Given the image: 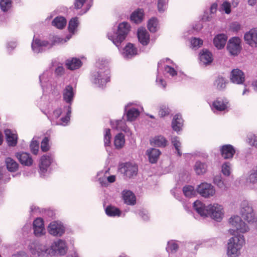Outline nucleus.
<instances>
[{
    "label": "nucleus",
    "mask_w": 257,
    "mask_h": 257,
    "mask_svg": "<svg viewBox=\"0 0 257 257\" xmlns=\"http://www.w3.org/2000/svg\"><path fill=\"white\" fill-rule=\"evenodd\" d=\"M99 64V63H97V65ZM97 67H99V70L93 73V81L95 84H98L99 87H102L110 81V71L107 66H104L101 67L100 66L97 65Z\"/></svg>",
    "instance_id": "5"
},
{
    "label": "nucleus",
    "mask_w": 257,
    "mask_h": 257,
    "mask_svg": "<svg viewBox=\"0 0 257 257\" xmlns=\"http://www.w3.org/2000/svg\"><path fill=\"white\" fill-rule=\"evenodd\" d=\"M66 19L63 17H57L52 22V25L59 29H63L66 26Z\"/></svg>",
    "instance_id": "37"
},
{
    "label": "nucleus",
    "mask_w": 257,
    "mask_h": 257,
    "mask_svg": "<svg viewBox=\"0 0 257 257\" xmlns=\"http://www.w3.org/2000/svg\"><path fill=\"white\" fill-rule=\"evenodd\" d=\"M49 139L48 137H45L41 142V149L43 152H47L50 149L49 145Z\"/></svg>",
    "instance_id": "48"
},
{
    "label": "nucleus",
    "mask_w": 257,
    "mask_h": 257,
    "mask_svg": "<svg viewBox=\"0 0 257 257\" xmlns=\"http://www.w3.org/2000/svg\"><path fill=\"white\" fill-rule=\"evenodd\" d=\"M15 157L23 166L30 167L33 165V160L30 154L24 152H19L15 154Z\"/></svg>",
    "instance_id": "15"
},
{
    "label": "nucleus",
    "mask_w": 257,
    "mask_h": 257,
    "mask_svg": "<svg viewBox=\"0 0 257 257\" xmlns=\"http://www.w3.org/2000/svg\"><path fill=\"white\" fill-rule=\"evenodd\" d=\"M229 223L234 228L230 229L231 234L234 235L231 237L227 243V254L229 257H236L240 253V249L245 243L244 236L238 232L244 233L249 230L248 226L239 216L231 217Z\"/></svg>",
    "instance_id": "1"
},
{
    "label": "nucleus",
    "mask_w": 257,
    "mask_h": 257,
    "mask_svg": "<svg viewBox=\"0 0 257 257\" xmlns=\"http://www.w3.org/2000/svg\"><path fill=\"white\" fill-rule=\"evenodd\" d=\"M191 44L193 48L200 47L203 45V41L200 38L194 37L191 40Z\"/></svg>",
    "instance_id": "50"
},
{
    "label": "nucleus",
    "mask_w": 257,
    "mask_h": 257,
    "mask_svg": "<svg viewBox=\"0 0 257 257\" xmlns=\"http://www.w3.org/2000/svg\"><path fill=\"white\" fill-rule=\"evenodd\" d=\"M123 55L125 58H132L138 54V49L134 44L128 43L123 49Z\"/></svg>",
    "instance_id": "28"
},
{
    "label": "nucleus",
    "mask_w": 257,
    "mask_h": 257,
    "mask_svg": "<svg viewBox=\"0 0 257 257\" xmlns=\"http://www.w3.org/2000/svg\"><path fill=\"white\" fill-rule=\"evenodd\" d=\"M5 163L7 168L9 172H15L19 169V164L11 157L6 158Z\"/></svg>",
    "instance_id": "34"
},
{
    "label": "nucleus",
    "mask_w": 257,
    "mask_h": 257,
    "mask_svg": "<svg viewBox=\"0 0 257 257\" xmlns=\"http://www.w3.org/2000/svg\"><path fill=\"white\" fill-rule=\"evenodd\" d=\"M248 143L252 146L257 147V137L253 135L248 139Z\"/></svg>",
    "instance_id": "60"
},
{
    "label": "nucleus",
    "mask_w": 257,
    "mask_h": 257,
    "mask_svg": "<svg viewBox=\"0 0 257 257\" xmlns=\"http://www.w3.org/2000/svg\"><path fill=\"white\" fill-rule=\"evenodd\" d=\"M140 112L138 108H131L127 110V106L124 108V114L126 115L127 120L133 121L140 115Z\"/></svg>",
    "instance_id": "29"
},
{
    "label": "nucleus",
    "mask_w": 257,
    "mask_h": 257,
    "mask_svg": "<svg viewBox=\"0 0 257 257\" xmlns=\"http://www.w3.org/2000/svg\"><path fill=\"white\" fill-rule=\"evenodd\" d=\"M166 0H158L157 7L159 12L162 13L165 11L166 9Z\"/></svg>",
    "instance_id": "52"
},
{
    "label": "nucleus",
    "mask_w": 257,
    "mask_h": 257,
    "mask_svg": "<svg viewBox=\"0 0 257 257\" xmlns=\"http://www.w3.org/2000/svg\"><path fill=\"white\" fill-rule=\"evenodd\" d=\"M230 163L225 162L222 165L221 172L225 176H229L230 174Z\"/></svg>",
    "instance_id": "49"
},
{
    "label": "nucleus",
    "mask_w": 257,
    "mask_h": 257,
    "mask_svg": "<svg viewBox=\"0 0 257 257\" xmlns=\"http://www.w3.org/2000/svg\"><path fill=\"white\" fill-rule=\"evenodd\" d=\"M125 143L124 135L121 133L117 134L114 140V145L117 149H121Z\"/></svg>",
    "instance_id": "38"
},
{
    "label": "nucleus",
    "mask_w": 257,
    "mask_h": 257,
    "mask_svg": "<svg viewBox=\"0 0 257 257\" xmlns=\"http://www.w3.org/2000/svg\"><path fill=\"white\" fill-rule=\"evenodd\" d=\"M124 203L128 205H134L136 203V197L131 190H123L122 192Z\"/></svg>",
    "instance_id": "24"
},
{
    "label": "nucleus",
    "mask_w": 257,
    "mask_h": 257,
    "mask_svg": "<svg viewBox=\"0 0 257 257\" xmlns=\"http://www.w3.org/2000/svg\"><path fill=\"white\" fill-rule=\"evenodd\" d=\"M111 135L110 134V130L109 128L105 129L104 135V143L105 147H109L111 144Z\"/></svg>",
    "instance_id": "44"
},
{
    "label": "nucleus",
    "mask_w": 257,
    "mask_h": 257,
    "mask_svg": "<svg viewBox=\"0 0 257 257\" xmlns=\"http://www.w3.org/2000/svg\"><path fill=\"white\" fill-rule=\"evenodd\" d=\"M53 160V157L51 154L43 155L40 159L39 163V169L41 173H45L48 168L51 164Z\"/></svg>",
    "instance_id": "18"
},
{
    "label": "nucleus",
    "mask_w": 257,
    "mask_h": 257,
    "mask_svg": "<svg viewBox=\"0 0 257 257\" xmlns=\"http://www.w3.org/2000/svg\"><path fill=\"white\" fill-rule=\"evenodd\" d=\"M30 148L31 149V152L34 155H37L38 151H39V143L38 141L35 140L33 139L30 143Z\"/></svg>",
    "instance_id": "43"
},
{
    "label": "nucleus",
    "mask_w": 257,
    "mask_h": 257,
    "mask_svg": "<svg viewBox=\"0 0 257 257\" xmlns=\"http://www.w3.org/2000/svg\"><path fill=\"white\" fill-rule=\"evenodd\" d=\"M167 245L166 250L168 252L175 253L179 248L178 244L173 241H168Z\"/></svg>",
    "instance_id": "42"
},
{
    "label": "nucleus",
    "mask_w": 257,
    "mask_h": 257,
    "mask_svg": "<svg viewBox=\"0 0 257 257\" xmlns=\"http://www.w3.org/2000/svg\"><path fill=\"white\" fill-rule=\"evenodd\" d=\"M244 41L251 47H257V31L251 30L246 33L244 36Z\"/></svg>",
    "instance_id": "22"
},
{
    "label": "nucleus",
    "mask_w": 257,
    "mask_h": 257,
    "mask_svg": "<svg viewBox=\"0 0 257 257\" xmlns=\"http://www.w3.org/2000/svg\"><path fill=\"white\" fill-rule=\"evenodd\" d=\"M12 257H27V255L24 252H19L13 254Z\"/></svg>",
    "instance_id": "64"
},
{
    "label": "nucleus",
    "mask_w": 257,
    "mask_h": 257,
    "mask_svg": "<svg viewBox=\"0 0 257 257\" xmlns=\"http://www.w3.org/2000/svg\"><path fill=\"white\" fill-rule=\"evenodd\" d=\"M86 0H75L74 7L76 9H81L85 3Z\"/></svg>",
    "instance_id": "58"
},
{
    "label": "nucleus",
    "mask_w": 257,
    "mask_h": 257,
    "mask_svg": "<svg viewBox=\"0 0 257 257\" xmlns=\"http://www.w3.org/2000/svg\"><path fill=\"white\" fill-rule=\"evenodd\" d=\"M65 65L68 69L74 70L80 68L82 62L79 58H72L71 59H67L66 61Z\"/></svg>",
    "instance_id": "30"
},
{
    "label": "nucleus",
    "mask_w": 257,
    "mask_h": 257,
    "mask_svg": "<svg viewBox=\"0 0 257 257\" xmlns=\"http://www.w3.org/2000/svg\"><path fill=\"white\" fill-rule=\"evenodd\" d=\"M12 6L11 0H1L0 7L4 12H7Z\"/></svg>",
    "instance_id": "45"
},
{
    "label": "nucleus",
    "mask_w": 257,
    "mask_h": 257,
    "mask_svg": "<svg viewBox=\"0 0 257 257\" xmlns=\"http://www.w3.org/2000/svg\"><path fill=\"white\" fill-rule=\"evenodd\" d=\"M33 228L34 233L36 236H41L43 235L45 228L43 219L40 217L35 219L33 221Z\"/></svg>",
    "instance_id": "20"
},
{
    "label": "nucleus",
    "mask_w": 257,
    "mask_h": 257,
    "mask_svg": "<svg viewBox=\"0 0 257 257\" xmlns=\"http://www.w3.org/2000/svg\"><path fill=\"white\" fill-rule=\"evenodd\" d=\"M230 80L234 84H243L245 80L244 72L238 68L232 69L230 74Z\"/></svg>",
    "instance_id": "13"
},
{
    "label": "nucleus",
    "mask_w": 257,
    "mask_h": 257,
    "mask_svg": "<svg viewBox=\"0 0 257 257\" xmlns=\"http://www.w3.org/2000/svg\"><path fill=\"white\" fill-rule=\"evenodd\" d=\"M199 55L200 61L206 66L210 65L213 60V54L208 49H202Z\"/></svg>",
    "instance_id": "21"
},
{
    "label": "nucleus",
    "mask_w": 257,
    "mask_h": 257,
    "mask_svg": "<svg viewBox=\"0 0 257 257\" xmlns=\"http://www.w3.org/2000/svg\"><path fill=\"white\" fill-rule=\"evenodd\" d=\"M228 83V80L225 77L221 75H218L215 77L213 83V86L218 91H223L226 89Z\"/></svg>",
    "instance_id": "19"
},
{
    "label": "nucleus",
    "mask_w": 257,
    "mask_h": 257,
    "mask_svg": "<svg viewBox=\"0 0 257 257\" xmlns=\"http://www.w3.org/2000/svg\"><path fill=\"white\" fill-rule=\"evenodd\" d=\"M105 212L109 217H119L122 213L119 208L112 205H109L105 208Z\"/></svg>",
    "instance_id": "33"
},
{
    "label": "nucleus",
    "mask_w": 257,
    "mask_h": 257,
    "mask_svg": "<svg viewBox=\"0 0 257 257\" xmlns=\"http://www.w3.org/2000/svg\"><path fill=\"white\" fill-rule=\"evenodd\" d=\"M5 134L8 146L10 147L16 146L18 143L17 135L13 134L10 129H6L5 131Z\"/></svg>",
    "instance_id": "27"
},
{
    "label": "nucleus",
    "mask_w": 257,
    "mask_h": 257,
    "mask_svg": "<svg viewBox=\"0 0 257 257\" xmlns=\"http://www.w3.org/2000/svg\"><path fill=\"white\" fill-rule=\"evenodd\" d=\"M48 231L53 236L60 237L64 234L65 227L61 222L53 221L48 225Z\"/></svg>",
    "instance_id": "10"
},
{
    "label": "nucleus",
    "mask_w": 257,
    "mask_h": 257,
    "mask_svg": "<svg viewBox=\"0 0 257 257\" xmlns=\"http://www.w3.org/2000/svg\"><path fill=\"white\" fill-rule=\"evenodd\" d=\"M139 42L143 46H147L150 42V35L145 29H139L137 32Z\"/></svg>",
    "instance_id": "25"
},
{
    "label": "nucleus",
    "mask_w": 257,
    "mask_h": 257,
    "mask_svg": "<svg viewBox=\"0 0 257 257\" xmlns=\"http://www.w3.org/2000/svg\"><path fill=\"white\" fill-rule=\"evenodd\" d=\"M221 156L225 160L231 159L235 153L234 147L230 144L223 145L219 147Z\"/></svg>",
    "instance_id": "14"
},
{
    "label": "nucleus",
    "mask_w": 257,
    "mask_h": 257,
    "mask_svg": "<svg viewBox=\"0 0 257 257\" xmlns=\"http://www.w3.org/2000/svg\"><path fill=\"white\" fill-rule=\"evenodd\" d=\"M158 24L159 21L158 19L156 17H152L148 22V29L151 33H156L158 31L157 26Z\"/></svg>",
    "instance_id": "39"
},
{
    "label": "nucleus",
    "mask_w": 257,
    "mask_h": 257,
    "mask_svg": "<svg viewBox=\"0 0 257 257\" xmlns=\"http://www.w3.org/2000/svg\"><path fill=\"white\" fill-rule=\"evenodd\" d=\"M144 11L143 9H138L135 11L131 15V20L135 23L141 22L144 18Z\"/></svg>",
    "instance_id": "35"
},
{
    "label": "nucleus",
    "mask_w": 257,
    "mask_h": 257,
    "mask_svg": "<svg viewBox=\"0 0 257 257\" xmlns=\"http://www.w3.org/2000/svg\"><path fill=\"white\" fill-rule=\"evenodd\" d=\"M74 96L73 88L71 85H66L63 93L64 100L69 104L68 105H71Z\"/></svg>",
    "instance_id": "23"
},
{
    "label": "nucleus",
    "mask_w": 257,
    "mask_h": 257,
    "mask_svg": "<svg viewBox=\"0 0 257 257\" xmlns=\"http://www.w3.org/2000/svg\"><path fill=\"white\" fill-rule=\"evenodd\" d=\"M228 37L223 33L218 34L214 36L213 39V44L217 50L223 49L227 41Z\"/></svg>",
    "instance_id": "17"
},
{
    "label": "nucleus",
    "mask_w": 257,
    "mask_h": 257,
    "mask_svg": "<svg viewBox=\"0 0 257 257\" xmlns=\"http://www.w3.org/2000/svg\"><path fill=\"white\" fill-rule=\"evenodd\" d=\"M31 252L34 255L41 257L45 254H49V248L46 246L41 244L38 241H34L29 245Z\"/></svg>",
    "instance_id": "9"
},
{
    "label": "nucleus",
    "mask_w": 257,
    "mask_h": 257,
    "mask_svg": "<svg viewBox=\"0 0 257 257\" xmlns=\"http://www.w3.org/2000/svg\"><path fill=\"white\" fill-rule=\"evenodd\" d=\"M160 151L158 149L151 148L147 151L149 162L152 164L156 163L161 154Z\"/></svg>",
    "instance_id": "32"
},
{
    "label": "nucleus",
    "mask_w": 257,
    "mask_h": 257,
    "mask_svg": "<svg viewBox=\"0 0 257 257\" xmlns=\"http://www.w3.org/2000/svg\"><path fill=\"white\" fill-rule=\"evenodd\" d=\"M118 171L125 179H131L138 175V167L131 162L122 163L118 166Z\"/></svg>",
    "instance_id": "6"
},
{
    "label": "nucleus",
    "mask_w": 257,
    "mask_h": 257,
    "mask_svg": "<svg viewBox=\"0 0 257 257\" xmlns=\"http://www.w3.org/2000/svg\"><path fill=\"white\" fill-rule=\"evenodd\" d=\"M196 191L201 196L205 198H209L214 195L215 189L211 184L204 182L198 185Z\"/></svg>",
    "instance_id": "11"
},
{
    "label": "nucleus",
    "mask_w": 257,
    "mask_h": 257,
    "mask_svg": "<svg viewBox=\"0 0 257 257\" xmlns=\"http://www.w3.org/2000/svg\"><path fill=\"white\" fill-rule=\"evenodd\" d=\"M213 182L219 188H222L224 186V182L222 180V178L220 176H215L213 178Z\"/></svg>",
    "instance_id": "51"
},
{
    "label": "nucleus",
    "mask_w": 257,
    "mask_h": 257,
    "mask_svg": "<svg viewBox=\"0 0 257 257\" xmlns=\"http://www.w3.org/2000/svg\"><path fill=\"white\" fill-rule=\"evenodd\" d=\"M130 31V25L126 22H123L118 25L116 31L114 30L112 33H108L107 36L108 39L118 47L125 40Z\"/></svg>",
    "instance_id": "3"
},
{
    "label": "nucleus",
    "mask_w": 257,
    "mask_h": 257,
    "mask_svg": "<svg viewBox=\"0 0 257 257\" xmlns=\"http://www.w3.org/2000/svg\"><path fill=\"white\" fill-rule=\"evenodd\" d=\"M240 213L242 217L248 222L255 221V213L252 207L246 200H243L241 203Z\"/></svg>",
    "instance_id": "7"
},
{
    "label": "nucleus",
    "mask_w": 257,
    "mask_h": 257,
    "mask_svg": "<svg viewBox=\"0 0 257 257\" xmlns=\"http://www.w3.org/2000/svg\"><path fill=\"white\" fill-rule=\"evenodd\" d=\"M249 179L252 183L257 182V170L250 175Z\"/></svg>",
    "instance_id": "61"
},
{
    "label": "nucleus",
    "mask_w": 257,
    "mask_h": 257,
    "mask_svg": "<svg viewBox=\"0 0 257 257\" xmlns=\"http://www.w3.org/2000/svg\"><path fill=\"white\" fill-rule=\"evenodd\" d=\"M171 110L166 105H163L160 107L159 115L160 117H164L169 115Z\"/></svg>",
    "instance_id": "46"
},
{
    "label": "nucleus",
    "mask_w": 257,
    "mask_h": 257,
    "mask_svg": "<svg viewBox=\"0 0 257 257\" xmlns=\"http://www.w3.org/2000/svg\"><path fill=\"white\" fill-rule=\"evenodd\" d=\"M228 102L225 98L217 97L211 105L212 110L215 112L223 111L225 110L227 108Z\"/></svg>",
    "instance_id": "16"
},
{
    "label": "nucleus",
    "mask_w": 257,
    "mask_h": 257,
    "mask_svg": "<svg viewBox=\"0 0 257 257\" xmlns=\"http://www.w3.org/2000/svg\"><path fill=\"white\" fill-rule=\"evenodd\" d=\"M156 82L158 83V85L162 86L163 88H165L166 86V81L163 79H159L158 77L156 79Z\"/></svg>",
    "instance_id": "63"
},
{
    "label": "nucleus",
    "mask_w": 257,
    "mask_h": 257,
    "mask_svg": "<svg viewBox=\"0 0 257 257\" xmlns=\"http://www.w3.org/2000/svg\"><path fill=\"white\" fill-rule=\"evenodd\" d=\"M165 70L168 73H169L170 75L172 77L176 76L177 75V72L176 70L172 67L170 66L169 65H166L165 67Z\"/></svg>",
    "instance_id": "54"
},
{
    "label": "nucleus",
    "mask_w": 257,
    "mask_h": 257,
    "mask_svg": "<svg viewBox=\"0 0 257 257\" xmlns=\"http://www.w3.org/2000/svg\"><path fill=\"white\" fill-rule=\"evenodd\" d=\"M183 194L186 197L191 198L195 196L196 191L192 185H185L183 187L182 189Z\"/></svg>",
    "instance_id": "40"
},
{
    "label": "nucleus",
    "mask_w": 257,
    "mask_h": 257,
    "mask_svg": "<svg viewBox=\"0 0 257 257\" xmlns=\"http://www.w3.org/2000/svg\"><path fill=\"white\" fill-rule=\"evenodd\" d=\"M151 145L157 147L164 148L168 145V141L162 135L157 136L151 140Z\"/></svg>",
    "instance_id": "31"
},
{
    "label": "nucleus",
    "mask_w": 257,
    "mask_h": 257,
    "mask_svg": "<svg viewBox=\"0 0 257 257\" xmlns=\"http://www.w3.org/2000/svg\"><path fill=\"white\" fill-rule=\"evenodd\" d=\"M49 250L50 254L57 253L60 255L65 254L67 250V247L66 245L65 241L60 239H59L51 246V248H49Z\"/></svg>",
    "instance_id": "12"
},
{
    "label": "nucleus",
    "mask_w": 257,
    "mask_h": 257,
    "mask_svg": "<svg viewBox=\"0 0 257 257\" xmlns=\"http://www.w3.org/2000/svg\"><path fill=\"white\" fill-rule=\"evenodd\" d=\"M63 39L57 36H50L49 41H42L39 38H33L31 47L33 51L37 53H42L44 51L43 47H48V49L52 48L56 44L62 43Z\"/></svg>",
    "instance_id": "4"
},
{
    "label": "nucleus",
    "mask_w": 257,
    "mask_h": 257,
    "mask_svg": "<svg viewBox=\"0 0 257 257\" xmlns=\"http://www.w3.org/2000/svg\"><path fill=\"white\" fill-rule=\"evenodd\" d=\"M65 73V69L62 66H58L55 70V73L58 76H61Z\"/></svg>",
    "instance_id": "57"
},
{
    "label": "nucleus",
    "mask_w": 257,
    "mask_h": 257,
    "mask_svg": "<svg viewBox=\"0 0 257 257\" xmlns=\"http://www.w3.org/2000/svg\"><path fill=\"white\" fill-rule=\"evenodd\" d=\"M194 169L197 175H202L206 172L207 165L205 163L197 161L195 164Z\"/></svg>",
    "instance_id": "36"
},
{
    "label": "nucleus",
    "mask_w": 257,
    "mask_h": 257,
    "mask_svg": "<svg viewBox=\"0 0 257 257\" xmlns=\"http://www.w3.org/2000/svg\"><path fill=\"white\" fill-rule=\"evenodd\" d=\"M171 143L175 149L181 147V143L178 137H174L171 139Z\"/></svg>",
    "instance_id": "55"
},
{
    "label": "nucleus",
    "mask_w": 257,
    "mask_h": 257,
    "mask_svg": "<svg viewBox=\"0 0 257 257\" xmlns=\"http://www.w3.org/2000/svg\"><path fill=\"white\" fill-rule=\"evenodd\" d=\"M222 8L226 14H229L231 13V5L229 2H224L222 4Z\"/></svg>",
    "instance_id": "53"
},
{
    "label": "nucleus",
    "mask_w": 257,
    "mask_h": 257,
    "mask_svg": "<svg viewBox=\"0 0 257 257\" xmlns=\"http://www.w3.org/2000/svg\"><path fill=\"white\" fill-rule=\"evenodd\" d=\"M226 50L230 56H237L242 50L240 39L238 37L230 38L227 43Z\"/></svg>",
    "instance_id": "8"
},
{
    "label": "nucleus",
    "mask_w": 257,
    "mask_h": 257,
    "mask_svg": "<svg viewBox=\"0 0 257 257\" xmlns=\"http://www.w3.org/2000/svg\"><path fill=\"white\" fill-rule=\"evenodd\" d=\"M193 208L201 216H209L217 222H220L224 215L222 206L218 204L205 206L201 201L196 200L193 203Z\"/></svg>",
    "instance_id": "2"
},
{
    "label": "nucleus",
    "mask_w": 257,
    "mask_h": 257,
    "mask_svg": "<svg viewBox=\"0 0 257 257\" xmlns=\"http://www.w3.org/2000/svg\"><path fill=\"white\" fill-rule=\"evenodd\" d=\"M78 26L77 17L72 18L69 22L68 30L71 33H74L75 29Z\"/></svg>",
    "instance_id": "41"
},
{
    "label": "nucleus",
    "mask_w": 257,
    "mask_h": 257,
    "mask_svg": "<svg viewBox=\"0 0 257 257\" xmlns=\"http://www.w3.org/2000/svg\"><path fill=\"white\" fill-rule=\"evenodd\" d=\"M62 112H63L62 109L61 108H58L54 110L53 115H54V117H55V118H58V117H59L60 116V115H61Z\"/></svg>",
    "instance_id": "62"
},
{
    "label": "nucleus",
    "mask_w": 257,
    "mask_h": 257,
    "mask_svg": "<svg viewBox=\"0 0 257 257\" xmlns=\"http://www.w3.org/2000/svg\"><path fill=\"white\" fill-rule=\"evenodd\" d=\"M230 28L232 32H237L240 30L241 26L237 22H233L231 24Z\"/></svg>",
    "instance_id": "56"
},
{
    "label": "nucleus",
    "mask_w": 257,
    "mask_h": 257,
    "mask_svg": "<svg viewBox=\"0 0 257 257\" xmlns=\"http://www.w3.org/2000/svg\"><path fill=\"white\" fill-rule=\"evenodd\" d=\"M64 108L66 110V114L65 116L61 118L62 122L67 123L68 122L70 119V115L71 113V106L70 105L65 106Z\"/></svg>",
    "instance_id": "47"
},
{
    "label": "nucleus",
    "mask_w": 257,
    "mask_h": 257,
    "mask_svg": "<svg viewBox=\"0 0 257 257\" xmlns=\"http://www.w3.org/2000/svg\"><path fill=\"white\" fill-rule=\"evenodd\" d=\"M139 214L144 220L147 221L149 219L148 213L146 210H140Z\"/></svg>",
    "instance_id": "59"
},
{
    "label": "nucleus",
    "mask_w": 257,
    "mask_h": 257,
    "mask_svg": "<svg viewBox=\"0 0 257 257\" xmlns=\"http://www.w3.org/2000/svg\"><path fill=\"white\" fill-rule=\"evenodd\" d=\"M172 127L173 131L178 133L182 130L183 125V120L180 114H176L174 115L172 121Z\"/></svg>",
    "instance_id": "26"
}]
</instances>
